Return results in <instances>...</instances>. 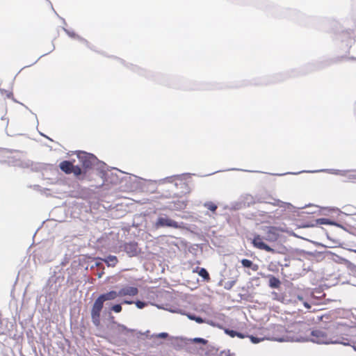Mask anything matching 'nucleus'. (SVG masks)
<instances>
[{
  "instance_id": "1",
  "label": "nucleus",
  "mask_w": 356,
  "mask_h": 356,
  "mask_svg": "<svg viewBox=\"0 0 356 356\" xmlns=\"http://www.w3.org/2000/svg\"><path fill=\"white\" fill-rule=\"evenodd\" d=\"M119 294L115 291H111L106 293L101 294L94 302L91 308V319L96 327L101 325V312L104 307V302L107 300H115Z\"/></svg>"
},
{
  "instance_id": "2",
  "label": "nucleus",
  "mask_w": 356,
  "mask_h": 356,
  "mask_svg": "<svg viewBox=\"0 0 356 356\" xmlns=\"http://www.w3.org/2000/svg\"><path fill=\"white\" fill-rule=\"evenodd\" d=\"M60 169L67 175L73 173L75 177H79L82 174V170L79 165H73L70 161H63L59 164Z\"/></svg>"
},
{
  "instance_id": "3",
  "label": "nucleus",
  "mask_w": 356,
  "mask_h": 356,
  "mask_svg": "<svg viewBox=\"0 0 356 356\" xmlns=\"http://www.w3.org/2000/svg\"><path fill=\"white\" fill-rule=\"evenodd\" d=\"M130 332L124 325L114 322L111 327V337L113 339H120L122 336L127 335Z\"/></svg>"
},
{
  "instance_id": "4",
  "label": "nucleus",
  "mask_w": 356,
  "mask_h": 356,
  "mask_svg": "<svg viewBox=\"0 0 356 356\" xmlns=\"http://www.w3.org/2000/svg\"><path fill=\"white\" fill-rule=\"evenodd\" d=\"M311 340L317 343H330L332 342L326 332L322 330H313Z\"/></svg>"
},
{
  "instance_id": "5",
  "label": "nucleus",
  "mask_w": 356,
  "mask_h": 356,
  "mask_svg": "<svg viewBox=\"0 0 356 356\" xmlns=\"http://www.w3.org/2000/svg\"><path fill=\"white\" fill-rule=\"evenodd\" d=\"M164 227H172L175 229L181 228L180 225L177 221L168 217L158 218L157 220L155 222V227L158 229Z\"/></svg>"
},
{
  "instance_id": "6",
  "label": "nucleus",
  "mask_w": 356,
  "mask_h": 356,
  "mask_svg": "<svg viewBox=\"0 0 356 356\" xmlns=\"http://www.w3.org/2000/svg\"><path fill=\"white\" fill-rule=\"evenodd\" d=\"M252 243L257 249L265 250L268 252L275 253L274 249L264 242V238L259 234L254 235Z\"/></svg>"
},
{
  "instance_id": "7",
  "label": "nucleus",
  "mask_w": 356,
  "mask_h": 356,
  "mask_svg": "<svg viewBox=\"0 0 356 356\" xmlns=\"http://www.w3.org/2000/svg\"><path fill=\"white\" fill-rule=\"evenodd\" d=\"M78 158L81 161L82 166L85 169H89L92 168L93 165L94 158L91 154L83 152L79 154L78 155Z\"/></svg>"
},
{
  "instance_id": "8",
  "label": "nucleus",
  "mask_w": 356,
  "mask_h": 356,
  "mask_svg": "<svg viewBox=\"0 0 356 356\" xmlns=\"http://www.w3.org/2000/svg\"><path fill=\"white\" fill-rule=\"evenodd\" d=\"M123 248L129 257L136 256L138 253V246L136 242L127 243L124 245Z\"/></svg>"
},
{
  "instance_id": "9",
  "label": "nucleus",
  "mask_w": 356,
  "mask_h": 356,
  "mask_svg": "<svg viewBox=\"0 0 356 356\" xmlns=\"http://www.w3.org/2000/svg\"><path fill=\"white\" fill-rule=\"evenodd\" d=\"M279 238V229L275 227H268L267 228L266 240L268 241H276Z\"/></svg>"
},
{
  "instance_id": "10",
  "label": "nucleus",
  "mask_w": 356,
  "mask_h": 356,
  "mask_svg": "<svg viewBox=\"0 0 356 356\" xmlns=\"http://www.w3.org/2000/svg\"><path fill=\"white\" fill-rule=\"evenodd\" d=\"M138 293V289L135 286H125L122 288L119 292V296H134Z\"/></svg>"
},
{
  "instance_id": "11",
  "label": "nucleus",
  "mask_w": 356,
  "mask_h": 356,
  "mask_svg": "<svg viewBox=\"0 0 356 356\" xmlns=\"http://www.w3.org/2000/svg\"><path fill=\"white\" fill-rule=\"evenodd\" d=\"M187 200H177L171 202L172 205L169 209L170 210L181 211L184 209L187 206Z\"/></svg>"
},
{
  "instance_id": "12",
  "label": "nucleus",
  "mask_w": 356,
  "mask_h": 356,
  "mask_svg": "<svg viewBox=\"0 0 356 356\" xmlns=\"http://www.w3.org/2000/svg\"><path fill=\"white\" fill-rule=\"evenodd\" d=\"M193 273H197L200 276L204 278V280H210V276L207 270L204 268L196 267L193 270Z\"/></svg>"
},
{
  "instance_id": "13",
  "label": "nucleus",
  "mask_w": 356,
  "mask_h": 356,
  "mask_svg": "<svg viewBox=\"0 0 356 356\" xmlns=\"http://www.w3.org/2000/svg\"><path fill=\"white\" fill-rule=\"evenodd\" d=\"M281 282L275 276L270 275L269 277V286L273 289H278L280 286Z\"/></svg>"
},
{
  "instance_id": "14",
  "label": "nucleus",
  "mask_w": 356,
  "mask_h": 356,
  "mask_svg": "<svg viewBox=\"0 0 356 356\" xmlns=\"http://www.w3.org/2000/svg\"><path fill=\"white\" fill-rule=\"evenodd\" d=\"M104 261L106 263L108 266L114 267L117 264L118 260L115 256L109 255L104 259Z\"/></svg>"
},
{
  "instance_id": "15",
  "label": "nucleus",
  "mask_w": 356,
  "mask_h": 356,
  "mask_svg": "<svg viewBox=\"0 0 356 356\" xmlns=\"http://www.w3.org/2000/svg\"><path fill=\"white\" fill-rule=\"evenodd\" d=\"M241 264L244 267L250 268L254 271H256L258 269V266L256 264H253L252 261L249 259H242Z\"/></svg>"
},
{
  "instance_id": "16",
  "label": "nucleus",
  "mask_w": 356,
  "mask_h": 356,
  "mask_svg": "<svg viewBox=\"0 0 356 356\" xmlns=\"http://www.w3.org/2000/svg\"><path fill=\"white\" fill-rule=\"evenodd\" d=\"M225 332L232 338L237 337L240 339H244L245 337L243 334L229 329H225Z\"/></svg>"
},
{
  "instance_id": "17",
  "label": "nucleus",
  "mask_w": 356,
  "mask_h": 356,
  "mask_svg": "<svg viewBox=\"0 0 356 356\" xmlns=\"http://www.w3.org/2000/svg\"><path fill=\"white\" fill-rule=\"evenodd\" d=\"M204 206L212 212H215L218 208L217 205L212 202H207L204 203Z\"/></svg>"
},
{
  "instance_id": "18",
  "label": "nucleus",
  "mask_w": 356,
  "mask_h": 356,
  "mask_svg": "<svg viewBox=\"0 0 356 356\" xmlns=\"http://www.w3.org/2000/svg\"><path fill=\"white\" fill-rule=\"evenodd\" d=\"M122 306L120 304H116L111 307V310L115 313H120L122 311Z\"/></svg>"
},
{
  "instance_id": "19",
  "label": "nucleus",
  "mask_w": 356,
  "mask_h": 356,
  "mask_svg": "<svg viewBox=\"0 0 356 356\" xmlns=\"http://www.w3.org/2000/svg\"><path fill=\"white\" fill-rule=\"evenodd\" d=\"M135 304L138 309H143L147 305V303L140 300L136 301Z\"/></svg>"
},
{
  "instance_id": "20",
  "label": "nucleus",
  "mask_w": 356,
  "mask_h": 356,
  "mask_svg": "<svg viewBox=\"0 0 356 356\" xmlns=\"http://www.w3.org/2000/svg\"><path fill=\"white\" fill-rule=\"evenodd\" d=\"M249 337H250L251 341L252 343H259L260 341V339L257 338V337H255L250 336Z\"/></svg>"
},
{
  "instance_id": "21",
  "label": "nucleus",
  "mask_w": 356,
  "mask_h": 356,
  "mask_svg": "<svg viewBox=\"0 0 356 356\" xmlns=\"http://www.w3.org/2000/svg\"><path fill=\"white\" fill-rule=\"evenodd\" d=\"M321 224H328V220L325 218H321L318 220Z\"/></svg>"
},
{
  "instance_id": "22",
  "label": "nucleus",
  "mask_w": 356,
  "mask_h": 356,
  "mask_svg": "<svg viewBox=\"0 0 356 356\" xmlns=\"http://www.w3.org/2000/svg\"><path fill=\"white\" fill-rule=\"evenodd\" d=\"M123 304H127V305H131L133 303V301H129V300H124Z\"/></svg>"
},
{
  "instance_id": "23",
  "label": "nucleus",
  "mask_w": 356,
  "mask_h": 356,
  "mask_svg": "<svg viewBox=\"0 0 356 356\" xmlns=\"http://www.w3.org/2000/svg\"><path fill=\"white\" fill-rule=\"evenodd\" d=\"M196 321L198 322V323H202L203 321L201 318L198 317L196 318Z\"/></svg>"
},
{
  "instance_id": "24",
  "label": "nucleus",
  "mask_w": 356,
  "mask_h": 356,
  "mask_svg": "<svg viewBox=\"0 0 356 356\" xmlns=\"http://www.w3.org/2000/svg\"><path fill=\"white\" fill-rule=\"evenodd\" d=\"M195 341H200V342H204V339H201V338H197V339H195Z\"/></svg>"
},
{
  "instance_id": "25",
  "label": "nucleus",
  "mask_w": 356,
  "mask_h": 356,
  "mask_svg": "<svg viewBox=\"0 0 356 356\" xmlns=\"http://www.w3.org/2000/svg\"><path fill=\"white\" fill-rule=\"evenodd\" d=\"M167 335H168V334H167V333H161V334H160V336H161V337H165Z\"/></svg>"
},
{
  "instance_id": "26",
  "label": "nucleus",
  "mask_w": 356,
  "mask_h": 356,
  "mask_svg": "<svg viewBox=\"0 0 356 356\" xmlns=\"http://www.w3.org/2000/svg\"><path fill=\"white\" fill-rule=\"evenodd\" d=\"M304 305H305V307H307V308H310V306L309 305V304H308V303L305 302V304H304Z\"/></svg>"
}]
</instances>
